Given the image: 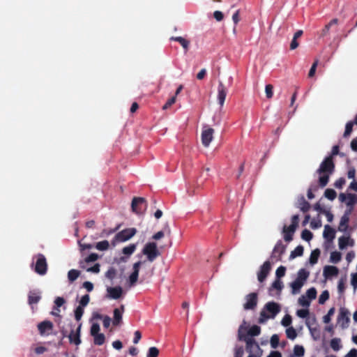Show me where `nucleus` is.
Returning a JSON list of instances; mask_svg holds the SVG:
<instances>
[{"label":"nucleus","mask_w":357,"mask_h":357,"mask_svg":"<svg viewBox=\"0 0 357 357\" xmlns=\"http://www.w3.org/2000/svg\"><path fill=\"white\" fill-rule=\"evenodd\" d=\"M84 314V307L82 306H77L75 310V318L79 321Z\"/></svg>","instance_id":"46"},{"label":"nucleus","mask_w":357,"mask_h":357,"mask_svg":"<svg viewBox=\"0 0 357 357\" xmlns=\"http://www.w3.org/2000/svg\"><path fill=\"white\" fill-rule=\"evenodd\" d=\"M296 314L301 318H306L309 314V310L307 309L298 310L296 312Z\"/></svg>","instance_id":"64"},{"label":"nucleus","mask_w":357,"mask_h":357,"mask_svg":"<svg viewBox=\"0 0 357 357\" xmlns=\"http://www.w3.org/2000/svg\"><path fill=\"white\" fill-rule=\"evenodd\" d=\"M354 125V124L351 121L347 123L345 126V130L343 135L344 137H347L351 135L353 130Z\"/></svg>","instance_id":"45"},{"label":"nucleus","mask_w":357,"mask_h":357,"mask_svg":"<svg viewBox=\"0 0 357 357\" xmlns=\"http://www.w3.org/2000/svg\"><path fill=\"white\" fill-rule=\"evenodd\" d=\"M80 272L76 269H71L68 273V278L70 282H74L79 276Z\"/></svg>","instance_id":"34"},{"label":"nucleus","mask_w":357,"mask_h":357,"mask_svg":"<svg viewBox=\"0 0 357 357\" xmlns=\"http://www.w3.org/2000/svg\"><path fill=\"white\" fill-rule=\"evenodd\" d=\"M116 275V271L114 268H109L107 271L105 273V277L111 280H112Z\"/></svg>","instance_id":"51"},{"label":"nucleus","mask_w":357,"mask_h":357,"mask_svg":"<svg viewBox=\"0 0 357 357\" xmlns=\"http://www.w3.org/2000/svg\"><path fill=\"white\" fill-rule=\"evenodd\" d=\"M298 303L303 307H308L310 304V301L304 295H302L298 298Z\"/></svg>","instance_id":"53"},{"label":"nucleus","mask_w":357,"mask_h":357,"mask_svg":"<svg viewBox=\"0 0 357 357\" xmlns=\"http://www.w3.org/2000/svg\"><path fill=\"white\" fill-rule=\"evenodd\" d=\"M285 249H286V246L284 245H283L281 240H279L276 243V244L273 250V252L271 255V258L273 260H275L276 261H280L281 258H282V255L285 252Z\"/></svg>","instance_id":"11"},{"label":"nucleus","mask_w":357,"mask_h":357,"mask_svg":"<svg viewBox=\"0 0 357 357\" xmlns=\"http://www.w3.org/2000/svg\"><path fill=\"white\" fill-rule=\"evenodd\" d=\"M323 236L324 238L328 241H333V240L335 238V230L330 225H327L324 227Z\"/></svg>","instance_id":"22"},{"label":"nucleus","mask_w":357,"mask_h":357,"mask_svg":"<svg viewBox=\"0 0 357 357\" xmlns=\"http://www.w3.org/2000/svg\"><path fill=\"white\" fill-rule=\"evenodd\" d=\"M357 202V195L355 194L349 193L347 194V198L346 201V204L348 206H350L351 210L353 209V206Z\"/></svg>","instance_id":"30"},{"label":"nucleus","mask_w":357,"mask_h":357,"mask_svg":"<svg viewBox=\"0 0 357 357\" xmlns=\"http://www.w3.org/2000/svg\"><path fill=\"white\" fill-rule=\"evenodd\" d=\"M272 287L277 289V290H279V291H281L282 289L283 288V284H282V282L279 280V279H276L272 284Z\"/></svg>","instance_id":"62"},{"label":"nucleus","mask_w":357,"mask_h":357,"mask_svg":"<svg viewBox=\"0 0 357 357\" xmlns=\"http://www.w3.org/2000/svg\"><path fill=\"white\" fill-rule=\"evenodd\" d=\"M96 248L98 250L105 251L109 249V243L108 241L104 240L100 242H98L96 244Z\"/></svg>","instance_id":"36"},{"label":"nucleus","mask_w":357,"mask_h":357,"mask_svg":"<svg viewBox=\"0 0 357 357\" xmlns=\"http://www.w3.org/2000/svg\"><path fill=\"white\" fill-rule=\"evenodd\" d=\"M351 213V208L346 211L344 214L342 216L340 222L338 226V230L340 231L344 232L347 230L349 222V215Z\"/></svg>","instance_id":"17"},{"label":"nucleus","mask_w":357,"mask_h":357,"mask_svg":"<svg viewBox=\"0 0 357 357\" xmlns=\"http://www.w3.org/2000/svg\"><path fill=\"white\" fill-rule=\"evenodd\" d=\"M159 355V349L155 347L149 348L146 357H158Z\"/></svg>","instance_id":"48"},{"label":"nucleus","mask_w":357,"mask_h":357,"mask_svg":"<svg viewBox=\"0 0 357 357\" xmlns=\"http://www.w3.org/2000/svg\"><path fill=\"white\" fill-rule=\"evenodd\" d=\"M335 312V308L334 307H332L331 308L327 314H326L324 317V323H329L331 321V317L332 315H333Z\"/></svg>","instance_id":"61"},{"label":"nucleus","mask_w":357,"mask_h":357,"mask_svg":"<svg viewBox=\"0 0 357 357\" xmlns=\"http://www.w3.org/2000/svg\"><path fill=\"white\" fill-rule=\"evenodd\" d=\"M132 210L137 214H142L147 207L146 201L143 197H134L131 204Z\"/></svg>","instance_id":"8"},{"label":"nucleus","mask_w":357,"mask_h":357,"mask_svg":"<svg viewBox=\"0 0 357 357\" xmlns=\"http://www.w3.org/2000/svg\"><path fill=\"white\" fill-rule=\"evenodd\" d=\"M291 317L289 314H287L283 317L281 323L284 326L287 327L291 324Z\"/></svg>","instance_id":"58"},{"label":"nucleus","mask_w":357,"mask_h":357,"mask_svg":"<svg viewBox=\"0 0 357 357\" xmlns=\"http://www.w3.org/2000/svg\"><path fill=\"white\" fill-rule=\"evenodd\" d=\"M335 163L332 157H326L320 164L317 173L320 175L319 178V184L321 188L325 187L328 181L330 175L335 171Z\"/></svg>","instance_id":"1"},{"label":"nucleus","mask_w":357,"mask_h":357,"mask_svg":"<svg viewBox=\"0 0 357 357\" xmlns=\"http://www.w3.org/2000/svg\"><path fill=\"white\" fill-rule=\"evenodd\" d=\"M41 298L39 291L36 290L30 291L28 295V303L29 305L38 303Z\"/></svg>","instance_id":"24"},{"label":"nucleus","mask_w":357,"mask_h":357,"mask_svg":"<svg viewBox=\"0 0 357 357\" xmlns=\"http://www.w3.org/2000/svg\"><path fill=\"white\" fill-rule=\"evenodd\" d=\"M320 250L318 248H316L315 250L312 251L309 259L310 263L312 265H314L317 263L319 257L320 256Z\"/></svg>","instance_id":"28"},{"label":"nucleus","mask_w":357,"mask_h":357,"mask_svg":"<svg viewBox=\"0 0 357 357\" xmlns=\"http://www.w3.org/2000/svg\"><path fill=\"white\" fill-rule=\"evenodd\" d=\"M273 85L271 84H267L265 87V92H266V98L270 99L273 97Z\"/></svg>","instance_id":"55"},{"label":"nucleus","mask_w":357,"mask_h":357,"mask_svg":"<svg viewBox=\"0 0 357 357\" xmlns=\"http://www.w3.org/2000/svg\"><path fill=\"white\" fill-rule=\"evenodd\" d=\"M303 247L302 245H298L293 251L291 252L290 258L294 259L296 257H301L303 254Z\"/></svg>","instance_id":"35"},{"label":"nucleus","mask_w":357,"mask_h":357,"mask_svg":"<svg viewBox=\"0 0 357 357\" xmlns=\"http://www.w3.org/2000/svg\"><path fill=\"white\" fill-rule=\"evenodd\" d=\"M176 100V96H172V98H169L166 103L163 105L162 109H167L169 107H170L173 104L175 103Z\"/></svg>","instance_id":"57"},{"label":"nucleus","mask_w":357,"mask_h":357,"mask_svg":"<svg viewBox=\"0 0 357 357\" xmlns=\"http://www.w3.org/2000/svg\"><path fill=\"white\" fill-rule=\"evenodd\" d=\"M214 130L213 128H208L202 132V142L205 147H208L213 138Z\"/></svg>","instance_id":"18"},{"label":"nucleus","mask_w":357,"mask_h":357,"mask_svg":"<svg viewBox=\"0 0 357 357\" xmlns=\"http://www.w3.org/2000/svg\"><path fill=\"white\" fill-rule=\"evenodd\" d=\"M243 328L242 326L238 329V339L246 343V350L250 353L249 357H261L262 350L258 343L252 338L243 334ZM245 330V328H244Z\"/></svg>","instance_id":"2"},{"label":"nucleus","mask_w":357,"mask_h":357,"mask_svg":"<svg viewBox=\"0 0 357 357\" xmlns=\"http://www.w3.org/2000/svg\"><path fill=\"white\" fill-rule=\"evenodd\" d=\"M317 290L314 287H311L306 291V297L310 301L316 298Z\"/></svg>","instance_id":"47"},{"label":"nucleus","mask_w":357,"mask_h":357,"mask_svg":"<svg viewBox=\"0 0 357 357\" xmlns=\"http://www.w3.org/2000/svg\"><path fill=\"white\" fill-rule=\"evenodd\" d=\"M342 259V255L340 252L334 251L331 253L330 261L333 264L338 263Z\"/></svg>","instance_id":"37"},{"label":"nucleus","mask_w":357,"mask_h":357,"mask_svg":"<svg viewBox=\"0 0 357 357\" xmlns=\"http://www.w3.org/2000/svg\"><path fill=\"white\" fill-rule=\"evenodd\" d=\"M107 292L110 298L113 299H118L121 296L123 289L121 287H109L107 288Z\"/></svg>","instance_id":"23"},{"label":"nucleus","mask_w":357,"mask_h":357,"mask_svg":"<svg viewBox=\"0 0 357 357\" xmlns=\"http://www.w3.org/2000/svg\"><path fill=\"white\" fill-rule=\"evenodd\" d=\"M137 233L135 228H127L116 234L114 240L119 242H124L130 239Z\"/></svg>","instance_id":"9"},{"label":"nucleus","mask_w":357,"mask_h":357,"mask_svg":"<svg viewBox=\"0 0 357 357\" xmlns=\"http://www.w3.org/2000/svg\"><path fill=\"white\" fill-rule=\"evenodd\" d=\"M245 303L243 304V308L245 310H254L257 307L258 298L255 292L248 294L245 298Z\"/></svg>","instance_id":"13"},{"label":"nucleus","mask_w":357,"mask_h":357,"mask_svg":"<svg viewBox=\"0 0 357 357\" xmlns=\"http://www.w3.org/2000/svg\"><path fill=\"white\" fill-rule=\"evenodd\" d=\"M354 241L349 236H340L338 238V245L340 250L345 249L347 246H353Z\"/></svg>","instance_id":"19"},{"label":"nucleus","mask_w":357,"mask_h":357,"mask_svg":"<svg viewBox=\"0 0 357 357\" xmlns=\"http://www.w3.org/2000/svg\"><path fill=\"white\" fill-rule=\"evenodd\" d=\"M339 22L337 18H334L331 20L328 24H326L324 27L320 31L317 32V36L319 39L322 40H329L330 38V29L334 26L337 25Z\"/></svg>","instance_id":"10"},{"label":"nucleus","mask_w":357,"mask_h":357,"mask_svg":"<svg viewBox=\"0 0 357 357\" xmlns=\"http://www.w3.org/2000/svg\"><path fill=\"white\" fill-rule=\"evenodd\" d=\"M294 354L295 356L301 357L304 356L305 354V349L303 346L301 345H296L294 347Z\"/></svg>","instance_id":"42"},{"label":"nucleus","mask_w":357,"mask_h":357,"mask_svg":"<svg viewBox=\"0 0 357 357\" xmlns=\"http://www.w3.org/2000/svg\"><path fill=\"white\" fill-rule=\"evenodd\" d=\"M38 328L41 335L45 334L47 331H50L53 328V324L50 321H43L38 324Z\"/></svg>","instance_id":"25"},{"label":"nucleus","mask_w":357,"mask_h":357,"mask_svg":"<svg viewBox=\"0 0 357 357\" xmlns=\"http://www.w3.org/2000/svg\"><path fill=\"white\" fill-rule=\"evenodd\" d=\"M341 340L340 338H333L331 340V348L334 350V351H339L340 349V348L342 347L341 346Z\"/></svg>","instance_id":"39"},{"label":"nucleus","mask_w":357,"mask_h":357,"mask_svg":"<svg viewBox=\"0 0 357 357\" xmlns=\"http://www.w3.org/2000/svg\"><path fill=\"white\" fill-rule=\"evenodd\" d=\"M324 196L329 200H334L337 196L335 190L331 188H328L324 192Z\"/></svg>","instance_id":"40"},{"label":"nucleus","mask_w":357,"mask_h":357,"mask_svg":"<svg viewBox=\"0 0 357 357\" xmlns=\"http://www.w3.org/2000/svg\"><path fill=\"white\" fill-rule=\"evenodd\" d=\"M54 303L56 305L54 310L60 312L59 307L65 303V300L62 297H57L54 301Z\"/></svg>","instance_id":"54"},{"label":"nucleus","mask_w":357,"mask_h":357,"mask_svg":"<svg viewBox=\"0 0 357 357\" xmlns=\"http://www.w3.org/2000/svg\"><path fill=\"white\" fill-rule=\"evenodd\" d=\"M93 337V342L96 345H102L105 343V336L103 333H98L97 335H95Z\"/></svg>","instance_id":"33"},{"label":"nucleus","mask_w":357,"mask_h":357,"mask_svg":"<svg viewBox=\"0 0 357 357\" xmlns=\"http://www.w3.org/2000/svg\"><path fill=\"white\" fill-rule=\"evenodd\" d=\"M136 245L132 243L130 244L129 245L124 247L122 250V252L126 255H132L136 250Z\"/></svg>","instance_id":"38"},{"label":"nucleus","mask_w":357,"mask_h":357,"mask_svg":"<svg viewBox=\"0 0 357 357\" xmlns=\"http://www.w3.org/2000/svg\"><path fill=\"white\" fill-rule=\"evenodd\" d=\"M349 310L344 307H341L337 317V323L342 328H346L349 326Z\"/></svg>","instance_id":"12"},{"label":"nucleus","mask_w":357,"mask_h":357,"mask_svg":"<svg viewBox=\"0 0 357 357\" xmlns=\"http://www.w3.org/2000/svg\"><path fill=\"white\" fill-rule=\"evenodd\" d=\"M125 307L123 305H121L120 309L119 308H115L114 310V319H113V324L114 326H118L121 324L122 320V314L124 312Z\"/></svg>","instance_id":"21"},{"label":"nucleus","mask_w":357,"mask_h":357,"mask_svg":"<svg viewBox=\"0 0 357 357\" xmlns=\"http://www.w3.org/2000/svg\"><path fill=\"white\" fill-rule=\"evenodd\" d=\"M280 312V306L275 302L267 303L260 312L259 323L263 324L267 319H273Z\"/></svg>","instance_id":"3"},{"label":"nucleus","mask_w":357,"mask_h":357,"mask_svg":"<svg viewBox=\"0 0 357 357\" xmlns=\"http://www.w3.org/2000/svg\"><path fill=\"white\" fill-rule=\"evenodd\" d=\"M97 319H102L103 326L106 328H109L111 324V318L109 316H102L98 314L96 317Z\"/></svg>","instance_id":"41"},{"label":"nucleus","mask_w":357,"mask_h":357,"mask_svg":"<svg viewBox=\"0 0 357 357\" xmlns=\"http://www.w3.org/2000/svg\"><path fill=\"white\" fill-rule=\"evenodd\" d=\"M345 179L343 177H341L340 178H338L337 181H335V183H334V186L336 188H338V189H341L343 185L345 184Z\"/></svg>","instance_id":"63"},{"label":"nucleus","mask_w":357,"mask_h":357,"mask_svg":"<svg viewBox=\"0 0 357 357\" xmlns=\"http://www.w3.org/2000/svg\"><path fill=\"white\" fill-rule=\"evenodd\" d=\"M303 282H300L299 280H295L294 282H292L291 284H290V286L292 289V294H298L301 287L303 286Z\"/></svg>","instance_id":"29"},{"label":"nucleus","mask_w":357,"mask_h":357,"mask_svg":"<svg viewBox=\"0 0 357 357\" xmlns=\"http://www.w3.org/2000/svg\"><path fill=\"white\" fill-rule=\"evenodd\" d=\"M99 258V256L96 253H91L88 257H86L84 259L86 263L93 262L96 261Z\"/></svg>","instance_id":"56"},{"label":"nucleus","mask_w":357,"mask_h":357,"mask_svg":"<svg viewBox=\"0 0 357 357\" xmlns=\"http://www.w3.org/2000/svg\"><path fill=\"white\" fill-rule=\"evenodd\" d=\"M227 94V89L222 82H219L218 86V100L220 107L224 105L225 100Z\"/></svg>","instance_id":"16"},{"label":"nucleus","mask_w":357,"mask_h":357,"mask_svg":"<svg viewBox=\"0 0 357 357\" xmlns=\"http://www.w3.org/2000/svg\"><path fill=\"white\" fill-rule=\"evenodd\" d=\"M261 333V328L259 326L254 325L250 328L248 331V333L245 334L243 333V335H248L250 337H252L255 336H257Z\"/></svg>","instance_id":"27"},{"label":"nucleus","mask_w":357,"mask_h":357,"mask_svg":"<svg viewBox=\"0 0 357 357\" xmlns=\"http://www.w3.org/2000/svg\"><path fill=\"white\" fill-rule=\"evenodd\" d=\"M279 341H280L279 336L276 334L273 335L272 337H271V341H270L271 347L273 349L277 348L279 345Z\"/></svg>","instance_id":"50"},{"label":"nucleus","mask_w":357,"mask_h":357,"mask_svg":"<svg viewBox=\"0 0 357 357\" xmlns=\"http://www.w3.org/2000/svg\"><path fill=\"white\" fill-rule=\"evenodd\" d=\"M329 298V292L327 290L322 291L319 298V303L324 304Z\"/></svg>","instance_id":"49"},{"label":"nucleus","mask_w":357,"mask_h":357,"mask_svg":"<svg viewBox=\"0 0 357 357\" xmlns=\"http://www.w3.org/2000/svg\"><path fill=\"white\" fill-rule=\"evenodd\" d=\"M170 40H174L180 43L183 48L187 52L190 46V40L181 37V36H172L170 38Z\"/></svg>","instance_id":"26"},{"label":"nucleus","mask_w":357,"mask_h":357,"mask_svg":"<svg viewBox=\"0 0 357 357\" xmlns=\"http://www.w3.org/2000/svg\"><path fill=\"white\" fill-rule=\"evenodd\" d=\"M286 335L287 338L294 340L297 336V333L293 327H289L286 330Z\"/></svg>","instance_id":"43"},{"label":"nucleus","mask_w":357,"mask_h":357,"mask_svg":"<svg viewBox=\"0 0 357 357\" xmlns=\"http://www.w3.org/2000/svg\"><path fill=\"white\" fill-rule=\"evenodd\" d=\"M285 273H286V268L283 266H279L275 271V275H276L277 279L280 280L282 277L284 276Z\"/></svg>","instance_id":"52"},{"label":"nucleus","mask_w":357,"mask_h":357,"mask_svg":"<svg viewBox=\"0 0 357 357\" xmlns=\"http://www.w3.org/2000/svg\"><path fill=\"white\" fill-rule=\"evenodd\" d=\"M308 276L309 272L304 268H301L298 272V277L296 280H299L300 282H303L304 284Z\"/></svg>","instance_id":"32"},{"label":"nucleus","mask_w":357,"mask_h":357,"mask_svg":"<svg viewBox=\"0 0 357 357\" xmlns=\"http://www.w3.org/2000/svg\"><path fill=\"white\" fill-rule=\"evenodd\" d=\"M312 233L307 229H305L301 232V238L306 241H310L312 238Z\"/></svg>","instance_id":"44"},{"label":"nucleus","mask_w":357,"mask_h":357,"mask_svg":"<svg viewBox=\"0 0 357 357\" xmlns=\"http://www.w3.org/2000/svg\"><path fill=\"white\" fill-rule=\"evenodd\" d=\"M100 331V326L98 323H94L91 327V335L92 336L97 335Z\"/></svg>","instance_id":"60"},{"label":"nucleus","mask_w":357,"mask_h":357,"mask_svg":"<svg viewBox=\"0 0 357 357\" xmlns=\"http://www.w3.org/2000/svg\"><path fill=\"white\" fill-rule=\"evenodd\" d=\"M90 297L89 294H86L83 296L79 301V306H82L83 307L86 306L89 303Z\"/></svg>","instance_id":"59"},{"label":"nucleus","mask_w":357,"mask_h":357,"mask_svg":"<svg viewBox=\"0 0 357 357\" xmlns=\"http://www.w3.org/2000/svg\"><path fill=\"white\" fill-rule=\"evenodd\" d=\"M299 208L303 213L307 212L310 208V204L303 197L299 200Z\"/></svg>","instance_id":"31"},{"label":"nucleus","mask_w":357,"mask_h":357,"mask_svg":"<svg viewBox=\"0 0 357 357\" xmlns=\"http://www.w3.org/2000/svg\"><path fill=\"white\" fill-rule=\"evenodd\" d=\"M36 257L35 272L40 275H45L47 271V264L45 257L43 254H38Z\"/></svg>","instance_id":"7"},{"label":"nucleus","mask_w":357,"mask_h":357,"mask_svg":"<svg viewBox=\"0 0 357 357\" xmlns=\"http://www.w3.org/2000/svg\"><path fill=\"white\" fill-rule=\"evenodd\" d=\"M271 270V264L269 261H266L261 266L259 272L257 273V279L260 282H263L267 278Z\"/></svg>","instance_id":"14"},{"label":"nucleus","mask_w":357,"mask_h":357,"mask_svg":"<svg viewBox=\"0 0 357 357\" xmlns=\"http://www.w3.org/2000/svg\"><path fill=\"white\" fill-rule=\"evenodd\" d=\"M339 273V269L334 266H326L324 268V276L326 278H330L337 276Z\"/></svg>","instance_id":"20"},{"label":"nucleus","mask_w":357,"mask_h":357,"mask_svg":"<svg viewBox=\"0 0 357 357\" xmlns=\"http://www.w3.org/2000/svg\"><path fill=\"white\" fill-rule=\"evenodd\" d=\"M142 253L146 256L148 261L153 262L160 255L157 243L155 242L147 243L142 249Z\"/></svg>","instance_id":"5"},{"label":"nucleus","mask_w":357,"mask_h":357,"mask_svg":"<svg viewBox=\"0 0 357 357\" xmlns=\"http://www.w3.org/2000/svg\"><path fill=\"white\" fill-rule=\"evenodd\" d=\"M291 224L289 226L284 225L282 229L283 237L285 241L290 242L293 240V236L295 233L299 222V215H294L291 217Z\"/></svg>","instance_id":"4"},{"label":"nucleus","mask_w":357,"mask_h":357,"mask_svg":"<svg viewBox=\"0 0 357 357\" xmlns=\"http://www.w3.org/2000/svg\"><path fill=\"white\" fill-rule=\"evenodd\" d=\"M144 262L142 261H138L133 264V266H132L133 271L130 275L129 279H128L130 286L132 287V286L135 285L136 282H137L140 266Z\"/></svg>","instance_id":"15"},{"label":"nucleus","mask_w":357,"mask_h":357,"mask_svg":"<svg viewBox=\"0 0 357 357\" xmlns=\"http://www.w3.org/2000/svg\"><path fill=\"white\" fill-rule=\"evenodd\" d=\"M82 324H80L77 328L75 330L72 328L70 333L68 335L66 331H61L62 335L63 337H68L69 339V342L70 344H73L75 345H79L82 342L80 339V332H81Z\"/></svg>","instance_id":"6"}]
</instances>
